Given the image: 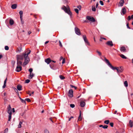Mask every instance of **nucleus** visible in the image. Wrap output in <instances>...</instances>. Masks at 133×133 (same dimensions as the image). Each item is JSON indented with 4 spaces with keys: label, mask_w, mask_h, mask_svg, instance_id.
<instances>
[{
    "label": "nucleus",
    "mask_w": 133,
    "mask_h": 133,
    "mask_svg": "<svg viewBox=\"0 0 133 133\" xmlns=\"http://www.w3.org/2000/svg\"><path fill=\"white\" fill-rule=\"evenodd\" d=\"M31 32L30 31H29L28 32V34L29 35H30L31 33Z\"/></svg>",
    "instance_id": "774afa93"
},
{
    "label": "nucleus",
    "mask_w": 133,
    "mask_h": 133,
    "mask_svg": "<svg viewBox=\"0 0 133 133\" xmlns=\"http://www.w3.org/2000/svg\"><path fill=\"white\" fill-rule=\"evenodd\" d=\"M73 91L72 89H70L68 92V96L70 98L72 97L73 96Z\"/></svg>",
    "instance_id": "39448f33"
},
{
    "label": "nucleus",
    "mask_w": 133,
    "mask_h": 133,
    "mask_svg": "<svg viewBox=\"0 0 133 133\" xmlns=\"http://www.w3.org/2000/svg\"><path fill=\"white\" fill-rule=\"evenodd\" d=\"M120 56L121 58H123L125 59L127 58V57L121 54L120 55Z\"/></svg>",
    "instance_id": "cd10ccee"
},
{
    "label": "nucleus",
    "mask_w": 133,
    "mask_h": 133,
    "mask_svg": "<svg viewBox=\"0 0 133 133\" xmlns=\"http://www.w3.org/2000/svg\"><path fill=\"white\" fill-rule=\"evenodd\" d=\"M31 91H28L27 92V93L29 94V96H31Z\"/></svg>",
    "instance_id": "37998d69"
},
{
    "label": "nucleus",
    "mask_w": 133,
    "mask_h": 133,
    "mask_svg": "<svg viewBox=\"0 0 133 133\" xmlns=\"http://www.w3.org/2000/svg\"><path fill=\"white\" fill-rule=\"evenodd\" d=\"M82 117H81V111H80V113L78 117V120L81 121L82 120Z\"/></svg>",
    "instance_id": "b1692460"
},
{
    "label": "nucleus",
    "mask_w": 133,
    "mask_h": 133,
    "mask_svg": "<svg viewBox=\"0 0 133 133\" xmlns=\"http://www.w3.org/2000/svg\"><path fill=\"white\" fill-rule=\"evenodd\" d=\"M17 66H21L22 64V62L19 60L17 59Z\"/></svg>",
    "instance_id": "ddd939ff"
},
{
    "label": "nucleus",
    "mask_w": 133,
    "mask_h": 133,
    "mask_svg": "<svg viewBox=\"0 0 133 133\" xmlns=\"http://www.w3.org/2000/svg\"><path fill=\"white\" fill-rule=\"evenodd\" d=\"M7 112L8 113L10 114H12V111L11 108V107L10 105H9L7 108Z\"/></svg>",
    "instance_id": "423d86ee"
},
{
    "label": "nucleus",
    "mask_w": 133,
    "mask_h": 133,
    "mask_svg": "<svg viewBox=\"0 0 133 133\" xmlns=\"http://www.w3.org/2000/svg\"><path fill=\"white\" fill-rule=\"evenodd\" d=\"M15 90H16L15 92L17 93V92L18 93V91L17 90L16 88H15Z\"/></svg>",
    "instance_id": "338daca9"
},
{
    "label": "nucleus",
    "mask_w": 133,
    "mask_h": 133,
    "mask_svg": "<svg viewBox=\"0 0 133 133\" xmlns=\"http://www.w3.org/2000/svg\"><path fill=\"white\" fill-rule=\"evenodd\" d=\"M109 122L110 121L109 120H105L104 121V123L107 124H108Z\"/></svg>",
    "instance_id": "c85d7f7f"
},
{
    "label": "nucleus",
    "mask_w": 133,
    "mask_h": 133,
    "mask_svg": "<svg viewBox=\"0 0 133 133\" xmlns=\"http://www.w3.org/2000/svg\"><path fill=\"white\" fill-rule=\"evenodd\" d=\"M70 107L72 108H74L75 107V105L73 104H71L70 105Z\"/></svg>",
    "instance_id": "ea45409f"
},
{
    "label": "nucleus",
    "mask_w": 133,
    "mask_h": 133,
    "mask_svg": "<svg viewBox=\"0 0 133 133\" xmlns=\"http://www.w3.org/2000/svg\"><path fill=\"white\" fill-rule=\"evenodd\" d=\"M124 3V1L123 0H121L119 2V4L121 6H122L123 5V4Z\"/></svg>",
    "instance_id": "412c9836"
},
{
    "label": "nucleus",
    "mask_w": 133,
    "mask_h": 133,
    "mask_svg": "<svg viewBox=\"0 0 133 133\" xmlns=\"http://www.w3.org/2000/svg\"><path fill=\"white\" fill-rule=\"evenodd\" d=\"M19 14L20 15V18H21L23 16V11H20L19 12Z\"/></svg>",
    "instance_id": "5701e85b"
},
{
    "label": "nucleus",
    "mask_w": 133,
    "mask_h": 133,
    "mask_svg": "<svg viewBox=\"0 0 133 133\" xmlns=\"http://www.w3.org/2000/svg\"><path fill=\"white\" fill-rule=\"evenodd\" d=\"M45 62L48 64H49L52 62V60L50 59V58H49L45 59Z\"/></svg>",
    "instance_id": "9d476101"
},
{
    "label": "nucleus",
    "mask_w": 133,
    "mask_h": 133,
    "mask_svg": "<svg viewBox=\"0 0 133 133\" xmlns=\"http://www.w3.org/2000/svg\"><path fill=\"white\" fill-rule=\"evenodd\" d=\"M99 3H100V4L102 5H104L103 2L102 1H99Z\"/></svg>",
    "instance_id": "09e8293b"
},
{
    "label": "nucleus",
    "mask_w": 133,
    "mask_h": 133,
    "mask_svg": "<svg viewBox=\"0 0 133 133\" xmlns=\"http://www.w3.org/2000/svg\"><path fill=\"white\" fill-rule=\"evenodd\" d=\"M59 45L60 46H61V47H63V45L61 43V42L60 41H59Z\"/></svg>",
    "instance_id": "8fccbe9b"
},
{
    "label": "nucleus",
    "mask_w": 133,
    "mask_h": 133,
    "mask_svg": "<svg viewBox=\"0 0 133 133\" xmlns=\"http://www.w3.org/2000/svg\"><path fill=\"white\" fill-rule=\"evenodd\" d=\"M25 112V111L24 112L22 113L21 114V115L23 118H25V116H24V114Z\"/></svg>",
    "instance_id": "c9c22d12"
},
{
    "label": "nucleus",
    "mask_w": 133,
    "mask_h": 133,
    "mask_svg": "<svg viewBox=\"0 0 133 133\" xmlns=\"http://www.w3.org/2000/svg\"><path fill=\"white\" fill-rule=\"evenodd\" d=\"M17 5L16 4H13L12 5L11 8L13 9H15L16 8Z\"/></svg>",
    "instance_id": "393cba45"
},
{
    "label": "nucleus",
    "mask_w": 133,
    "mask_h": 133,
    "mask_svg": "<svg viewBox=\"0 0 133 133\" xmlns=\"http://www.w3.org/2000/svg\"><path fill=\"white\" fill-rule=\"evenodd\" d=\"M83 38L84 39V42L85 43L87 44L88 45H90V43L88 41V40L87 39V38L85 35H83Z\"/></svg>",
    "instance_id": "0eeeda50"
},
{
    "label": "nucleus",
    "mask_w": 133,
    "mask_h": 133,
    "mask_svg": "<svg viewBox=\"0 0 133 133\" xmlns=\"http://www.w3.org/2000/svg\"><path fill=\"white\" fill-rule=\"evenodd\" d=\"M49 119H50V121H52V123H54V122L53 121H52V117H51V118H50Z\"/></svg>",
    "instance_id": "052dcab7"
},
{
    "label": "nucleus",
    "mask_w": 133,
    "mask_h": 133,
    "mask_svg": "<svg viewBox=\"0 0 133 133\" xmlns=\"http://www.w3.org/2000/svg\"><path fill=\"white\" fill-rule=\"evenodd\" d=\"M31 74H30V75L28 76V78L30 79H31L33 77L32 76H31Z\"/></svg>",
    "instance_id": "58836bf2"
},
{
    "label": "nucleus",
    "mask_w": 133,
    "mask_h": 133,
    "mask_svg": "<svg viewBox=\"0 0 133 133\" xmlns=\"http://www.w3.org/2000/svg\"><path fill=\"white\" fill-rule=\"evenodd\" d=\"M77 8H78L79 9V10H80L81 8V6H77Z\"/></svg>",
    "instance_id": "5fc2aeb1"
},
{
    "label": "nucleus",
    "mask_w": 133,
    "mask_h": 133,
    "mask_svg": "<svg viewBox=\"0 0 133 133\" xmlns=\"http://www.w3.org/2000/svg\"><path fill=\"white\" fill-rule=\"evenodd\" d=\"M22 86L20 85H18L17 86V89L19 91H21L22 90Z\"/></svg>",
    "instance_id": "2eb2a0df"
},
{
    "label": "nucleus",
    "mask_w": 133,
    "mask_h": 133,
    "mask_svg": "<svg viewBox=\"0 0 133 133\" xmlns=\"http://www.w3.org/2000/svg\"><path fill=\"white\" fill-rule=\"evenodd\" d=\"M75 30L76 34L78 35H81V33L79 29L77 27H75Z\"/></svg>",
    "instance_id": "20e7f679"
},
{
    "label": "nucleus",
    "mask_w": 133,
    "mask_h": 133,
    "mask_svg": "<svg viewBox=\"0 0 133 133\" xmlns=\"http://www.w3.org/2000/svg\"><path fill=\"white\" fill-rule=\"evenodd\" d=\"M21 101V102L23 103H24L25 104H26V102L25 101V99L24 100L23 99H21V100H20Z\"/></svg>",
    "instance_id": "72a5a7b5"
},
{
    "label": "nucleus",
    "mask_w": 133,
    "mask_h": 133,
    "mask_svg": "<svg viewBox=\"0 0 133 133\" xmlns=\"http://www.w3.org/2000/svg\"><path fill=\"white\" fill-rule=\"evenodd\" d=\"M7 78H6L4 81V85L2 87L3 88H4L6 86V81H7Z\"/></svg>",
    "instance_id": "a211bd4d"
},
{
    "label": "nucleus",
    "mask_w": 133,
    "mask_h": 133,
    "mask_svg": "<svg viewBox=\"0 0 133 133\" xmlns=\"http://www.w3.org/2000/svg\"><path fill=\"white\" fill-rule=\"evenodd\" d=\"M62 9L64 10V11L65 12H66L68 9V7L67 8L66 6H63L62 8Z\"/></svg>",
    "instance_id": "4468645a"
},
{
    "label": "nucleus",
    "mask_w": 133,
    "mask_h": 133,
    "mask_svg": "<svg viewBox=\"0 0 133 133\" xmlns=\"http://www.w3.org/2000/svg\"><path fill=\"white\" fill-rule=\"evenodd\" d=\"M99 127H102L104 129H107L108 128V126L107 125H99Z\"/></svg>",
    "instance_id": "f3484780"
},
{
    "label": "nucleus",
    "mask_w": 133,
    "mask_h": 133,
    "mask_svg": "<svg viewBox=\"0 0 133 133\" xmlns=\"http://www.w3.org/2000/svg\"><path fill=\"white\" fill-rule=\"evenodd\" d=\"M106 44L110 46H112L113 45L112 42L111 41H109L107 42Z\"/></svg>",
    "instance_id": "9b49d317"
},
{
    "label": "nucleus",
    "mask_w": 133,
    "mask_h": 133,
    "mask_svg": "<svg viewBox=\"0 0 133 133\" xmlns=\"http://www.w3.org/2000/svg\"><path fill=\"white\" fill-rule=\"evenodd\" d=\"M8 131V128H6L4 130V133H7Z\"/></svg>",
    "instance_id": "a18cd8bd"
},
{
    "label": "nucleus",
    "mask_w": 133,
    "mask_h": 133,
    "mask_svg": "<svg viewBox=\"0 0 133 133\" xmlns=\"http://www.w3.org/2000/svg\"><path fill=\"white\" fill-rule=\"evenodd\" d=\"M96 52L99 55L101 56V53L100 52L97 50Z\"/></svg>",
    "instance_id": "de8ad7c7"
},
{
    "label": "nucleus",
    "mask_w": 133,
    "mask_h": 133,
    "mask_svg": "<svg viewBox=\"0 0 133 133\" xmlns=\"http://www.w3.org/2000/svg\"><path fill=\"white\" fill-rule=\"evenodd\" d=\"M131 19V17H130V16H128L127 18V19L128 21L130 20Z\"/></svg>",
    "instance_id": "49530a36"
},
{
    "label": "nucleus",
    "mask_w": 133,
    "mask_h": 133,
    "mask_svg": "<svg viewBox=\"0 0 133 133\" xmlns=\"http://www.w3.org/2000/svg\"><path fill=\"white\" fill-rule=\"evenodd\" d=\"M20 19L21 20V23L22 24H23L24 23V22L23 20L22 17V18H20Z\"/></svg>",
    "instance_id": "a19ab883"
},
{
    "label": "nucleus",
    "mask_w": 133,
    "mask_h": 133,
    "mask_svg": "<svg viewBox=\"0 0 133 133\" xmlns=\"http://www.w3.org/2000/svg\"><path fill=\"white\" fill-rule=\"evenodd\" d=\"M31 51L30 50H29L28 51V52L26 53V55H25V56L24 58L25 60L24 62L23 65H26L30 61V59L29 57L28 56V55L30 53Z\"/></svg>",
    "instance_id": "f03ea898"
},
{
    "label": "nucleus",
    "mask_w": 133,
    "mask_h": 133,
    "mask_svg": "<svg viewBox=\"0 0 133 133\" xmlns=\"http://www.w3.org/2000/svg\"><path fill=\"white\" fill-rule=\"evenodd\" d=\"M11 114H9L8 116V121H10L11 119Z\"/></svg>",
    "instance_id": "c756f323"
},
{
    "label": "nucleus",
    "mask_w": 133,
    "mask_h": 133,
    "mask_svg": "<svg viewBox=\"0 0 133 133\" xmlns=\"http://www.w3.org/2000/svg\"><path fill=\"white\" fill-rule=\"evenodd\" d=\"M124 85L125 87H127L128 86V83L127 81H125L124 82Z\"/></svg>",
    "instance_id": "bb28decb"
},
{
    "label": "nucleus",
    "mask_w": 133,
    "mask_h": 133,
    "mask_svg": "<svg viewBox=\"0 0 133 133\" xmlns=\"http://www.w3.org/2000/svg\"><path fill=\"white\" fill-rule=\"evenodd\" d=\"M22 70V67L21 66H17L16 70L17 72H19Z\"/></svg>",
    "instance_id": "1a4fd4ad"
},
{
    "label": "nucleus",
    "mask_w": 133,
    "mask_h": 133,
    "mask_svg": "<svg viewBox=\"0 0 133 133\" xmlns=\"http://www.w3.org/2000/svg\"><path fill=\"white\" fill-rule=\"evenodd\" d=\"M63 59V57L62 56L61 57H60V59H59V61H61Z\"/></svg>",
    "instance_id": "680f3d73"
},
{
    "label": "nucleus",
    "mask_w": 133,
    "mask_h": 133,
    "mask_svg": "<svg viewBox=\"0 0 133 133\" xmlns=\"http://www.w3.org/2000/svg\"><path fill=\"white\" fill-rule=\"evenodd\" d=\"M98 3H97V4H96V8H97L98 6Z\"/></svg>",
    "instance_id": "0e129e2a"
},
{
    "label": "nucleus",
    "mask_w": 133,
    "mask_h": 133,
    "mask_svg": "<svg viewBox=\"0 0 133 133\" xmlns=\"http://www.w3.org/2000/svg\"><path fill=\"white\" fill-rule=\"evenodd\" d=\"M126 50V49L124 46H122L120 48V50L124 52Z\"/></svg>",
    "instance_id": "aec40b11"
},
{
    "label": "nucleus",
    "mask_w": 133,
    "mask_h": 133,
    "mask_svg": "<svg viewBox=\"0 0 133 133\" xmlns=\"http://www.w3.org/2000/svg\"><path fill=\"white\" fill-rule=\"evenodd\" d=\"M14 23V21L12 19H10L9 21V24L11 25H12Z\"/></svg>",
    "instance_id": "a878e982"
},
{
    "label": "nucleus",
    "mask_w": 133,
    "mask_h": 133,
    "mask_svg": "<svg viewBox=\"0 0 133 133\" xmlns=\"http://www.w3.org/2000/svg\"><path fill=\"white\" fill-rule=\"evenodd\" d=\"M27 52H25L24 53H23L22 54L20 55H16V58L17 59L23 60L24 58L26 55V53Z\"/></svg>",
    "instance_id": "7ed1b4c3"
},
{
    "label": "nucleus",
    "mask_w": 133,
    "mask_h": 133,
    "mask_svg": "<svg viewBox=\"0 0 133 133\" xmlns=\"http://www.w3.org/2000/svg\"><path fill=\"white\" fill-rule=\"evenodd\" d=\"M22 123V122L21 121H20L19 123V124L18 125V127L19 128H21L22 127L21 124Z\"/></svg>",
    "instance_id": "473e14b6"
},
{
    "label": "nucleus",
    "mask_w": 133,
    "mask_h": 133,
    "mask_svg": "<svg viewBox=\"0 0 133 133\" xmlns=\"http://www.w3.org/2000/svg\"><path fill=\"white\" fill-rule=\"evenodd\" d=\"M27 101L28 102H31V101L30 99L29 98H26L25 99V101Z\"/></svg>",
    "instance_id": "7c9ffc66"
},
{
    "label": "nucleus",
    "mask_w": 133,
    "mask_h": 133,
    "mask_svg": "<svg viewBox=\"0 0 133 133\" xmlns=\"http://www.w3.org/2000/svg\"><path fill=\"white\" fill-rule=\"evenodd\" d=\"M87 18L88 20L93 22H95V18L92 17L87 16Z\"/></svg>",
    "instance_id": "6e6552de"
},
{
    "label": "nucleus",
    "mask_w": 133,
    "mask_h": 133,
    "mask_svg": "<svg viewBox=\"0 0 133 133\" xmlns=\"http://www.w3.org/2000/svg\"><path fill=\"white\" fill-rule=\"evenodd\" d=\"M129 125H130L131 128H132L133 126V121L131 120L129 121Z\"/></svg>",
    "instance_id": "6ab92c4d"
},
{
    "label": "nucleus",
    "mask_w": 133,
    "mask_h": 133,
    "mask_svg": "<svg viewBox=\"0 0 133 133\" xmlns=\"http://www.w3.org/2000/svg\"><path fill=\"white\" fill-rule=\"evenodd\" d=\"M30 82V80L29 79H27L25 81V82L26 83H28Z\"/></svg>",
    "instance_id": "c03bdc74"
},
{
    "label": "nucleus",
    "mask_w": 133,
    "mask_h": 133,
    "mask_svg": "<svg viewBox=\"0 0 133 133\" xmlns=\"http://www.w3.org/2000/svg\"><path fill=\"white\" fill-rule=\"evenodd\" d=\"M18 51L20 52L22 50V48L21 47H19V48H18Z\"/></svg>",
    "instance_id": "3c124183"
},
{
    "label": "nucleus",
    "mask_w": 133,
    "mask_h": 133,
    "mask_svg": "<svg viewBox=\"0 0 133 133\" xmlns=\"http://www.w3.org/2000/svg\"><path fill=\"white\" fill-rule=\"evenodd\" d=\"M74 10L75 11V12L77 14H78L79 13V10L78 9H74Z\"/></svg>",
    "instance_id": "4c0bfd02"
},
{
    "label": "nucleus",
    "mask_w": 133,
    "mask_h": 133,
    "mask_svg": "<svg viewBox=\"0 0 133 133\" xmlns=\"http://www.w3.org/2000/svg\"><path fill=\"white\" fill-rule=\"evenodd\" d=\"M129 24L128 23H127V28H128L129 29H130V27L129 26Z\"/></svg>",
    "instance_id": "864d4df0"
},
{
    "label": "nucleus",
    "mask_w": 133,
    "mask_h": 133,
    "mask_svg": "<svg viewBox=\"0 0 133 133\" xmlns=\"http://www.w3.org/2000/svg\"><path fill=\"white\" fill-rule=\"evenodd\" d=\"M92 11H96V10L95 9V7L94 6H92Z\"/></svg>",
    "instance_id": "f704fd0d"
},
{
    "label": "nucleus",
    "mask_w": 133,
    "mask_h": 133,
    "mask_svg": "<svg viewBox=\"0 0 133 133\" xmlns=\"http://www.w3.org/2000/svg\"><path fill=\"white\" fill-rule=\"evenodd\" d=\"M63 2L64 3H65L67 2V0H63Z\"/></svg>",
    "instance_id": "13d9d810"
},
{
    "label": "nucleus",
    "mask_w": 133,
    "mask_h": 133,
    "mask_svg": "<svg viewBox=\"0 0 133 133\" xmlns=\"http://www.w3.org/2000/svg\"><path fill=\"white\" fill-rule=\"evenodd\" d=\"M85 105V103L84 102L81 101L80 102V105L82 107H84Z\"/></svg>",
    "instance_id": "4be33fe9"
},
{
    "label": "nucleus",
    "mask_w": 133,
    "mask_h": 133,
    "mask_svg": "<svg viewBox=\"0 0 133 133\" xmlns=\"http://www.w3.org/2000/svg\"><path fill=\"white\" fill-rule=\"evenodd\" d=\"M65 59H63L62 62V63L64 64L65 63Z\"/></svg>",
    "instance_id": "6e6d98bb"
},
{
    "label": "nucleus",
    "mask_w": 133,
    "mask_h": 133,
    "mask_svg": "<svg viewBox=\"0 0 133 133\" xmlns=\"http://www.w3.org/2000/svg\"><path fill=\"white\" fill-rule=\"evenodd\" d=\"M45 133H49V131L47 130H45L44 131Z\"/></svg>",
    "instance_id": "4d7b16f0"
},
{
    "label": "nucleus",
    "mask_w": 133,
    "mask_h": 133,
    "mask_svg": "<svg viewBox=\"0 0 133 133\" xmlns=\"http://www.w3.org/2000/svg\"><path fill=\"white\" fill-rule=\"evenodd\" d=\"M104 58L106 62L108 64V65L113 70H116L118 73H120L122 72L123 69V68L122 66L114 67L112 65L108 59H107L105 57Z\"/></svg>",
    "instance_id": "f257e3e1"
},
{
    "label": "nucleus",
    "mask_w": 133,
    "mask_h": 133,
    "mask_svg": "<svg viewBox=\"0 0 133 133\" xmlns=\"http://www.w3.org/2000/svg\"><path fill=\"white\" fill-rule=\"evenodd\" d=\"M110 125L111 127H113L114 123H110Z\"/></svg>",
    "instance_id": "603ef678"
},
{
    "label": "nucleus",
    "mask_w": 133,
    "mask_h": 133,
    "mask_svg": "<svg viewBox=\"0 0 133 133\" xmlns=\"http://www.w3.org/2000/svg\"><path fill=\"white\" fill-rule=\"evenodd\" d=\"M65 12L67 13L68 15H69L70 16H71L72 14L70 10V8L69 7H68V9L67 10V11Z\"/></svg>",
    "instance_id": "f8f14e48"
},
{
    "label": "nucleus",
    "mask_w": 133,
    "mask_h": 133,
    "mask_svg": "<svg viewBox=\"0 0 133 133\" xmlns=\"http://www.w3.org/2000/svg\"><path fill=\"white\" fill-rule=\"evenodd\" d=\"M3 56L2 55H0V59H1L2 57Z\"/></svg>",
    "instance_id": "69168bd1"
},
{
    "label": "nucleus",
    "mask_w": 133,
    "mask_h": 133,
    "mask_svg": "<svg viewBox=\"0 0 133 133\" xmlns=\"http://www.w3.org/2000/svg\"><path fill=\"white\" fill-rule=\"evenodd\" d=\"M12 112H15V109L14 108H12Z\"/></svg>",
    "instance_id": "e2e57ef3"
},
{
    "label": "nucleus",
    "mask_w": 133,
    "mask_h": 133,
    "mask_svg": "<svg viewBox=\"0 0 133 133\" xmlns=\"http://www.w3.org/2000/svg\"><path fill=\"white\" fill-rule=\"evenodd\" d=\"M5 49L6 50H8L9 49V47L7 46H6L5 47Z\"/></svg>",
    "instance_id": "79ce46f5"
},
{
    "label": "nucleus",
    "mask_w": 133,
    "mask_h": 133,
    "mask_svg": "<svg viewBox=\"0 0 133 133\" xmlns=\"http://www.w3.org/2000/svg\"><path fill=\"white\" fill-rule=\"evenodd\" d=\"M59 77L61 79H63L65 78V77L63 76L62 75H60L59 76Z\"/></svg>",
    "instance_id": "2f4dec72"
},
{
    "label": "nucleus",
    "mask_w": 133,
    "mask_h": 133,
    "mask_svg": "<svg viewBox=\"0 0 133 133\" xmlns=\"http://www.w3.org/2000/svg\"><path fill=\"white\" fill-rule=\"evenodd\" d=\"M29 71L30 72V74H31L32 72V71L33 69L32 68H30L29 69Z\"/></svg>",
    "instance_id": "e433bc0d"
},
{
    "label": "nucleus",
    "mask_w": 133,
    "mask_h": 133,
    "mask_svg": "<svg viewBox=\"0 0 133 133\" xmlns=\"http://www.w3.org/2000/svg\"><path fill=\"white\" fill-rule=\"evenodd\" d=\"M121 13H122L123 15L125 14L126 12V10L125 8L122 9L121 10Z\"/></svg>",
    "instance_id": "dca6fc26"
},
{
    "label": "nucleus",
    "mask_w": 133,
    "mask_h": 133,
    "mask_svg": "<svg viewBox=\"0 0 133 133\" xmlns=\"http://www.w3.org/2000/svg\"><path fill=\"white\" fill-rule=\"evenodd\" d=\"M74 118V117L73 116L71 117L69 119V121H70L71 120V119L72 118Z\"/></svg>",
    "instance_id": "bf43d9fd"
}]
</instances>
